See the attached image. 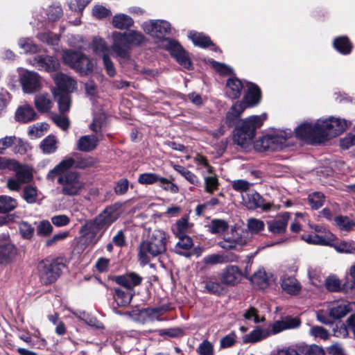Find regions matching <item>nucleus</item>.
I'll return each instance as SVG.
<instances>
[{"mask_svg": "<svg viewBox=\"0 0 355 355\" xmlns=\"http://www.w3.org/2000/svg\"><path fill=\"white\" fill-rule=\"evenodd\" d=\"M349 124L340 118L320 119L315 123H302L295 128V134L308 143L320 144L341 134Z\"/></svg>", "mask_w": 355, "mask_h": 355, "instance_id": "f257e3e1", "label": "nucleus"}, {"mask_svg": "<svg viewBox=\"0 0 355 355\" xmlns=\"http://www.w3.org/2000/svg\"><path fill=\"white\" fill-rule=\"evenodd\" d=\"M167 239L163 230H149L147 238L139 244L138 257L140 263L146 265L153 258L164 254L166 250Z\"/></svg>", "mask_w": 355, "mask_h": 355, "instance_id": "f03ea898", "label": "nucleus"}, {"mask_svg": "<svg viewBox=\"0 0 355 355\" xmlns=\"http://www.w3.org/2000/svg\"><path fill=\"white\" fill-rule=\"evenodd\" d=\"M8 169L15 172V175L8 178L6 187L10 191H19L24 184L29 183L33 179L31 168L21 164L14 159L0 157V171Z\"/></svg>", "mask_w": 355, "mask_h": 355, "instance_id": "7ed1b4c3", "label": "nucleus"}, {"mask_svg": "<svg viewBox=\"0 0 355 355\" xmlns=\"http://www.w3.org/2000/svg\"><path fill=\"white\" fill-rule=\"evenodd\" d=\"M301 325V321L297 317L286 316L281 320L275 321L266 328H256L243 338L244 343H256L269 337L271 335L279 334L288 329H297Z\"/></svg>", "mask_w": 355, "mask_h": 355, "instance_id": "20e7f679", "label": "nucleus"}, {"mask_svg": "<svg viewBox=\"0 0 355 355\" xmlns=\"http://www.w3.org/2000/svg\"><path fill=\"white\" fill-rule=\"evenodd\" d=\"M266 119L265 114L251 116L244 119L241 125L236 127L233 139L238 145L246 148L252 144L256 134V130L260 128Z\"/></svg>", "mask_w": 355, "mask_h": 355, "instance_id": "39448f33", "label": "nucleus"}, {"mask_svg": "<svg viewBox=\"0 0 355 355\" xmlns=\"http://www.w3.org/2000/svg\"><path fill=\"white\" fill-rule=\"evenodd\" d=\"M261 99V91L258 87L250 84L248 92L241 102L234 103L226 115L227 122L230 125H234L241 114L247 107L257 105Z\"/></svg>", "mask_w": 355, "mask_h": 355, "instance_id": "423d86ee", "label": "nucleus"}, {"mask_svg": "<svg viewBox=\"0 0 355 355\" xmlns=\"http://www.w3.org/2000/svg\"><path fill=\"white\" fill-rule=\"evenodd\" d=\"M291 137V133L284 131L267 134L254 142V148L259 152L280 150L290 144Z\"/></svg>", "mask_w": 355, "mask_h": 355, "instance_id": "0eeeda50", "label": "nucleus"}, {"mask_svg": "<svg viewBox=\"0 0 355 355\" xmlns=\"http://www.w3.org/2000/svg\"><path fill=\"white\" fill-rule=\"evenodd\" d=\"M250 241V236L248 230L234 226L224 235L223 239L218 243V245L225 250L239 251Z\"/></svg>", "mask_w": 355, "mask_h": 355, "instance_id": "6e6552de", "label": "nucleus"}, {"mask_svg": "<svg viewBox=\"0 0 355 355\" xmlns=\"http://www.w3.org/2000/svg\"><path fill=\"white\" fill-rule=\"evenodd\" d=\"M62 194L73 196L78 195L85 187V182L80 175L74 171L61 174L57 179Z\"/></svg>", "mask_w": 355, "mask_h": 355, "instance_id": "1a4fd4ad", "label": "nucleus"}, {"mask_svg": "<svg viewBox=\"0 0 355 355\" xmlns=\"http://www.w3.org/2000/svg\"><path fill=\"white\" fill-rule=\"evenodd\" d=\"M64 63L80 74H87L93 70L92 61L80 51H66L62 54Z\"/></svg>", "mask_w": 355, "mask_h": 355, "instance_id": "9d476101", "label": "nucleus"}, {"mask_svg": "<svg viewBox=\"0 0 355 355\" xmlns=\"http://www.w3.org/2000/svg\"><path fill=\"white\" fill-rule=\"evenodd\" d=\"M63 265L58 261L44 260L39 263L38 271L40 280L45 284H51L60 276Z\"/></svg>", "mask_w": 355, "mask_h": 355, "instance_id": "9b49d317", "label": "nucleus"}, {"mask_svg": "<svg viewBox=\"0 0 355 355\" xmlns=\"http://www.w3.org/2000/svg\"><path fill=\"white\" fill-rule=\"evenodd\" d=\"M19 80L24 93L33 94L41 88V77L35 71L22 69Z\"/></svg>", "mask_w": 355, "mask_h": 355, "instance_id": "f8f14e48", "label": "nucleus"}, {"mask_svg": "<svg viewBox=\"0 0 355 355\" xmlns=\"http://www.w3.org/2000/svg\"><path fill=\"white\" fill-rule=\"evenodd\" d=\"M112 39L113 40V43L111 48L116 56L120 59L128 60L130 59L129 50L130 48L128 44V40L125 37V32H113L112 34Z\"/></svg>", "mask_w": 355, "mask_h": 355, "instance_id": "ddd939ff", "label": "nucleus"}, {"mask_svg": "<svg viewBox=\"0 0 355 355\" xmlns=\"http://www.w3.org/2000/svg\"><path fill=\"white\" fill-rule=\"evenodd\" d=\"M163 45L168 50L173 57L182 66L187 69H190L191 63L189 59L186 51L182 49L179 43L170 39H164Z\"/></svg>", "mask_w": 355, "mask_h": 355, "instance_id": "4468645a", "label": "nucleus"}, {"mask_svg": "<svg viewBox=\"0 0 355 355\" xmlns=\"http://www.w3.org/2000/svg\"><path fill=\"white\" fill-rule=\"evenodd\" d=\"M53 79L56 85L53 89L55 96H58L62 93H71L76 88V81L62 73L54 74Z\"/></svg>", "mask_w": 355, "mask_h": 355, "instance_id": "2eb2a0df", "label": "nucleus"}, {"mask_svg": "<svg viewBox=\"0 0 355 355\" xmlns=\"http://www.w3.org/2000/svg\"><path fill=\"white\" fill-rule=\"evenodd\" d=\"M242 199L243 204L251 209L261 208L263 211H267L273 207V204L265 202L263 198L254 190L248 191L243 194Z\"/></svg>", "mask_w": 355, "mask_h": 355, "instance_id": "dca6fc26", "label": "nucleus"}, {"mask_svg": "<svg viewBox=\"0 0 355 355\" xmlns=\"http://www.w3.org/2000/svg\"><path fill=\"white\" fill-rule=\"evenodd\" d=\"M28 62L38 70H44L48 72L55 71L60 69V64L58 60L51 55H40Z\"/></svg>", "mask_w": 355, "mask_h": 355, "instance_id": "f3484780", "label": "nucleus"}, {"mask_svg": "<svg viewBox=\"0 0 355 355\" xmlns=\"http://www.w3.org/2000/svg\"><path fill=\"white\" fill-rule=\"evenodd\" d=\"M105 229L94 219L85 223L82 227L81 232L89 244H96Z\"/></svg>", "mask_w": 355, "mask_h": 355, "instance_id": "a211bd4d", "label": "nucleus"}, {"mask_svg": "<svg viewBox=\"0 0 355 355\" xmlns=\"http://www.w3.org/2000/svg\"><path fill=\"white\" fill-rule=\"evenodd\" d=\"M144 31L153 37L161 38L169 33L171 24L164 20H150L143 24Z\"/></svg>", "mask_w": 355, "mask_h": 355, "instance_id": "6ab92c4d", "label": "nucleus"}, {"mask_svg": "<svg viewBox=\"0 0 355 355\" xmlns=\"http://www.w3.org/2000/svg\"><path fill=\"white\" fill-rule=\"evenodd\" d=\"M121 207L119 204H114L106 207L95 220L106 230L121 215Z\"/></svg>", "mask_w": 355, "mask_h": 355, "instance_id": "aec40b11", "label": "nucleus"}, {"mask_svg": "<svg viewBox=\"0 0 355 355\" xmlns=\"http://www.w3.org/2000/svg\"><path fill=\"white\" fill-rule=\"evenodd\" d=\"M291 214L283 212L278 214L274 219L267 221L268 231L274 235H282L287 230Z\"/></svg>", "mask_w": 355, "mask_h": 355, "instance_id": "412c9836", "label": "nucleus"}, {"mask_svg": "<svg viewBox=\"0 0 355 355\" xmlns=\"http://www.w3.org/2000/svg\"><path fill=\"white\" fill-rule=\"evenodd\" d=\"M243 272L237 266H228L221 274V282L227 286H235L242 279Z\"/></svg>", "mask_w": 355, "mask_h": 355, "instance_id": "4be33fe9", "label": "nucleus"}, {"mask_svg": "<svg viewBox=\"0 0 355 355\" xmlns=\"http://www.w3.org/2000/svg\"><path fill=\"white\" fill-rule=\"evenodd\" d=\"M18 255L17 247L11 243H0V265H8L15 261Z\"/></svg>", "mask_w": 355, "mask_h": 355, "instance_id": "5701e85b", "label": "nucleus"}, {"mask_svg": "<svg viewBox=\"0 0 355 355\" xmlns=\"http://www.w3.org/2000/svg\"><path fill=\"white\" fill-rule=\"evenodd\" d=\"M355 306V303L345 301H338L332 304L329 309L330 316L335 319L345 316Z\"/></svg>", "mask_w": 355, "mask_h": 355, "instance_id": "b1692460", "label": "nucleus"}, {"mask_svg": "<svg viewBox=\"0 0 355 355\" xmlns=\"http://www.w3.org/2000/svg\"><path fill=\"white\" fill-rule=\"evenodd\" d=\"M280 284L282 290L291 295H298L302 288L298 281L293 276H283Z\"/></svg>", "mask_w": 355, "mask_h": 355, "instance_id": "393cba45", "label": "nucleus"}, {"mask_svg": "<svg viewBox=\"0 0 355 355\" xmlns=\"http://www.w3.org/2000/svg\"><path fill=\"white\" fill-rule=\"evenodd\" d=\"M36 119L37 114L30 105H23L19 107L15 112V119L19 122L28 123Z\"/></svg>", "mask_w": 355, "mask_h": 355, "instance_id": "a878e982", "label": "nucleus"}, {"mask_svg": "<svg viewBox=\"0 0 355 355\" xmlns=\"http://www.w3.org/2000/svg\"><path fill=\"white\" fill-rule=\"evenodd\" d=\"M141 277L137 273L130 272L115 277V282L125 288L131 289L141 282Z\"/></svg>", "mask_w": 355, "mask_h": 355, "instance_id": "bb28decb", "label": "nucleus"}, {"mask_svg": "<svg viewBox=\"0 0 355 355\" xmlns=\"http://www.w3.org/2000/svg\"><path fill=\"white\" fill-rule=\"evenodd\" d=\"M74 163L72 158L62 160L49 172L47 178L53 180L55 177L58 178L61 174H67L69 172L67 171L73 166Z\"/></svg>", "mask_w": 355, "mask_h": 355, "instance_id": "cd10ccee", "label": "nucleus"}, {"mask_svg": "<svg viewBox=\"0 0 355 355\" xmlns=\"http://www.w3.org/2000/svg\"><path fill=\"white\" fill-rule=\"evenodd\" d=\"M250 280L254 286L263 289L268 286L270 278L264 268H259L250 277Z\"/></svg>", "mask_w": 355, "mask_h": 355, "instance_id": "c85d7f7f", "label": "nucleus"}, {"mask_svg": "<svg viewBox=\"0 0 355 355\" xmlns=\"http://www.w3.org/2000/svg\"><path fill=\"white\" fill-rule=\"evenodd\" d=\"M98 142V140L94 135L83 136L78 141V149L85 152L92 151L96 148Z\"/></svg>", "mask_w": 355, "mask_h": 355, "instance_id": "c756f323", "label": "nucleus"}, {"mask_svg": "<svg viewBox=\"0 0 355 355\" xmlns=\"http://www.w3.org/2000/svg\"><path fill=\"white\" fill-rule=\"evenodd\" d=\"M243 87L242 83L239 79H229L226 84V94L232 99L237 98L241 95Z\"/></svg>", "mask_w": 355, "mask_h": 355, "instance_id": "7c9ffc66", "label": "nucleus"}, {"mask_svg": "<svg viewBox=\"0 0 355 355\" xmlns=\"http://www.w3.org/2000/svg\"><path fill=\"white\" fill-rule=\"evenodd\" d=\"M133 19L125 14H118L113 17L112 24L118 29H127L133 25Z\"/></svg>", "mask_w": 355, "mask_h": 355, "instance_id": "2f4dec72", "label": "nucleus"}, {"mask_svg": "<svg viewBox=\"0 0 355 355\" xmlns=\"http://www.w3.org/2000/svg\"><path fill=\"white\" fill-rule=\"evenodd\" d=\"M18 205L17 200L11 196H0V213L6 214L13 211Z\"/></svg>", "mask_w": 355, "mask_h": 355, "instance_id": "473e14b6", "label": "nucleus"}, {"mask_svg": "<svg viewBox=\"0 0 355 355\" xmlns=\"http://www.w3.org/2000/svg\"><path fill=\"white\" fill-rule=\"evenodd\" d=\"M334 46L339 53L344 55L349 54L352 49V43L345 36L336 37L334 40Z\"/></svg>", "mask_w": 355, "mask_h": 355, "instance_id": "72a5a7b5", "label": "nucleus"}, {"mask_svg": "<svg viewBox=\"0 0 355 355\" xmlns=\"http://www.w3.org/2000/svg\"><path fill=\"white\" fill-rule=\"evenodd\" d=\"M58 143V139L55 136L49 135L41 141L40 147L44 153L50 154L55 152Z\"/></svg>", "mask_w": 355, "mask_h": 355, "instance_id": "f704fd0d", "label": "nucleus"}, {"mask_svg": "<svg viewBox=\"0 0 355 355\" xmlns=\"http://www.w3.org/2000/svg\"><path fill=\"white\" fill-rule=\"evenodd\" d=\"M205 283L206 290L210 293L219 295L225 291L222 282H219L214 277H208Z\"/></svg>", "mask_w": 355, "mask_h": 355, "instance_id": "c9c22d12", "label": "nucleus"}, {"mask_svg": "<svg viewBox=\"0 0 355 355\" xmlns=\"http://www.w3.org/2000/svg\"><path fill=\"white\" fill-rule=\"evenodd\" d=\"M53 103L48 94H40L35 98V105L39 112H46L51 109Z\"/></svg>", "mask_w": 355, "mask_h": 355, "instance_id": "e433bc0d", "label": "nucleus"}, {"mask_svg": "<svg viewBox=\"0 0 355 355\" xmlns=\"http://www.w3.org/2000/svg\"><path fill=\"white\" fill-rule=\"evenodd\" d=\"M232 259H229L227 255L224 254H211L205 256L203 258V263L206 265H216L227 263Z\"/></svg>", "mask_w": 355, "mask_h": 355, "instance_id": "4c0bfd02", "label": "nucleus"}, {"mask_svg": "<svg viewBox=\"0 0 355 355\" xmlns=\"http://www.w3.org/2000/svg\"><path fill=\"white\" fill-rule=\"evenodd\" d=\"M130 48L140 45L144 40V36L137 31L130 30L125 32Z\"/></svg>", "mask_w": 355, "mask_h": 355, "instance_id": "58836bf2", "label": "nucleus"}, {"mask_svg": "<svg viewBox=\"0 0 355 355\" xmlns=\"http://www.w3.org/2000/svg\"><path fill=\"white\" fill-rule=\"evenodd\" d=\"M339 253L352 254L355 251V243L353 241H341L340 242H334L331 245Z\"/></svg>", "mask_w": 355, "mask_h": 355, "instance_id": "ea45409f", "label": "nucleus"}, {"mask_svg": "<svg viewBox=\"0 0 355 355\" xmlns=\"http://www.w3.org/2000/svg\"><path fill=\"white\" fill-rule=\"evenodd\" d=\"M92 49L96 54L101 55L102 58L104 55H107L110 51L106 42L98 37L94 38L92 41Z\"/></svg>", "mask_w": 355, "mask_h": 355, "instance_id": "a19ab883", "label": "nucleus"}, {"mask_svg": "<svg viewBox=\"0 0 355 355\" xmlns=\"http://www.w3.org/2000/svg\"><path fill=\"white\" fill-rule=\"evenodd\" d=\"M37 37L42 42L50 46H57L60 42V37L49 31L40 33L37 35Z\"/></svg>", "mask_w": 355, "mask_h": 355, "instance_id": "79ce46f5", "label": "nucleus"}, {"mask_svg": "<svg viewBox=\"0 0 355 355\" xmlns=\"http://www.w3.org/2000/svg\"><path fill=\"white\" fill-rule=\"evenodd\" d=\"M189 37L196 46L204 48L211 44V42L209 37L203 35L202 33L190 32Z\"/></svg>", "mask_w": 355, "mask_h": 355, "instance_id": "37998d69", "label": "nucleus"}, {"mask_svg": "<svg viewBox=\"0 0 355 355\" xmlns=\"http://www.w3.org/2000/svg\"><path fill=\"white\" fill-rule=\"evenodd\" d=\"M179 237V241L175 247V250L180 254H183L182 250H187L193 246L192 239L186 235H177Z\"/></svg>", "mask_w": 355, "mask_h": 355, "instance_id": "c03bdc74", "label": "nucleus"}, {"mask_svg": "<svg viewBox=\"0 0 355 355\" xmlns=\"http://www.w3.org/2000/svg\"><path fill=\"white\" fill-rule=\"evenodd\" d=\"M173 168L191 184L194 185H197L198 184L199 181L197 176L184 166L175 164Z\"/></svg>", "mask_w": 355, "mask_h": 355, "instance_id": "a18cd8bd", "label": "nucleus"}, {"mask_svg": "<svg viewBox=\"0 0 355 355\" xmlns=\"http://www.w3.org/2000/svg\"><path fill=\"white\" fill-rule=\"evenodd\" d=\"M300 352H304V344H297L295 345L284 347L274 352L272 355H300Z\"/></svg>", "mask_w": 355, "mask_h": 355, "instance_id": "49530a36", "label": "nucleus"}, {"mask_svg": "<svg viewBox=\"0 0 355 355\" xmlns=\"http://www.w3.org/2000/svg\"><path fill=\"white\" fill-rule=\"evenodd\" d=\"M247 227L249 234H258L264 230L265 223L260 219L250 218L247 220Z\"/></svg>", "mask_w": 355, "mask_h": 355, "instance_id": "de8ad7c7", "label": "nucleus"}, {"mask_svg": "<svg viewBox=\"0 0 355 355\" xmlns=\"http://www.w3.org/2000/svg\"><path fill=\"white\" fill-rule=\"evenodd\" d=\"M228 223L222 219H213L209 226V231L212 234H222L227 230Z\"/></svg>", "mask_w": 355, "mask_h": 355, "instance_id": "09e8293b", "label": "nucleus"}, {"mask_svg": "<svg viewBox=\"0 0 355 355\" xmlns=\"http://www.w3.org/2000/svg\"><path fill=\"white\" fill-rule=\"evenodd\" d=\"M243 316L245 320L252 321L255 324L265 321V317L261 316L259 315V311L254 307H250L245 310L243 314Z\"/></svg>", "mask_w": 355, "mask_h": 355, "instance_id": "8fccbe9b", "label": "nucleus"}, {"mask_svg": "<svg viewBox=\"0 0 355 355\" xmlns=\"http://www.w3.org/2000/svg\"><path fill=\"white\" fill-rule=\"evenodd\" d=\"M114 300L118 306H125L130 303L132 295L127 293L119 288H116Z\"/></svg>", "mask_w": 355, "mask_h": 355, "instance_id": "3c124183", "label": "nucleus"}, {"mask_svg": "<svg viewBox=\"0 0 355 355\" xmlns=\"http://www.w3.org/2000/svg\"><path fill=\"white\" fill-rule=\"evenodd\" d=\"M23 199L29 204L36 202L37 198V190L32 185L24 187L22 194Z\"/></svg>", "mask_w": 355, "mask_h": 355, "instance_id": "603ef678", "label": "nucleus"}, {"mask_svg": "<svg viewBox=\"0 0 355 355\" xmlns=\"http://www.w3.org/2000/svg\"><path fill=\"white\" fill-rule=\"evenodd\" d=\"M19 45L25 53H35L40 51L39 46L30 38H22L19 41Z\"/></svg>", "mask_w": 355, "mask_h": 355, "instance_id": "864d4df0", "label": "nucleus"}, {"mask_svg": "<svg viewBox=\"0 0 355 355\" xmlns=\"http://www.w3.org/2000/svg\"><path fill=\"white\" fill-rule=\"evenodd\" d=\"M160 176L155 173H144L139 175L138 182L141 184H153L159 183Z\"/></svg>", "mask_w": 355, "mask_h": 355, "instance_id": "5fc2aeb1", "label": "nucleus"}, {"mask_svg": "<svg viewBox=\"0 0 355 355\" xmlns=\"http://www.w3.org/2000/svg\"><path fill=\"white\" fill-rule=\"evenodd\" d=\"M12 150L16 154L24 155L27 153L30 146L28 144L23 141L21 138L15 136L12 145Z\"/></svg>", "mask_w": 355, "mask_h": 355, "instance_id": "6e6d98bb", "label": "nucleus"}, {"mask_svg": "<svg viewBox=\"0 0 355 355\" xmlns=\"http://www.w3.org/2000/svg\"><path fill=\"white\" fill-rule=\"evenodd\" d=\"M335 223L340 230L348 232L355 226V223L347 216H338Z\"/></svg>", "mask_w": 355, "mask_h": 355, "instance_id": "4d7b16f0", "label": "nucleus"}, {"mask_svg": "<svg viewBox=\"0 0 355 355\" xmlns=\"http://www.w3.org/2000/svg\"><path fill=\"white\" fill-rule=\"evenodd\" d=\"M55 98L58 101L61 112H65L69 110L71 103L69 93H62L59 96H55Z\"/></svg>", "mask_w": 355, "mask_h": 355, "instance_id": "13d9d810", "label": "nucleus"}, {"mask_svg": "<svg viewBox=\"0 0 355 355\" xmlns=\"http://www.w3.org/2000/svg\"><path fill=\"white\" fill-rule=\"evenodd\" d=\"M324 199V195L320 192L313 193L308 197L309 203L314 209H318L322 206Z\"/></svg>", "mask_w": 355, "mask_h": 355, "instance_id": "bf43d9fd", "label": "nucleus"}, {"mask_svg": "<svg viewBox=\"0 0 355 355\" xmlns=\"http://www.w3.org/2000/svg\"><path fill=\"white\" fill-rule=\"evenodd\" d=\"M321 245L331 246L336 241V236L326 228L318 234Z\"/></svg>", "mask_w": 355, "mask_h": 355, "instance_id": "052dcab7", "label": "nucleus"}, {"mask_svg": "<svg viewBox=\"0 0 355 355\" xmlns=\"http://www.w3.org/2000/svg\"><path fill=\"white\" fill-rule=\"evenodd\" d=\"M47 124L43 123H37L29 127L28 135L37 138L42 136L44 131L47 130Z\"/></svg>", "mask_w": 355, "mask_h": 355, "instance_id": "680f3d73", "label": "nucleus"}, {"mask_svg": "<svg viewBox=\"0 0 355 355\" xmlns=\"http://www.w3.org/2000/svg\"><path fill=\"white\" fill-rule=\"evenodd\" d=\"M218 188V180L216 176L205 177V190L208 193H213Z\"/></svg>", "mask_w": 355, "mask_h": 355, "instance_id": "e2e57ef3", "label": "nucleus"}, {"mask_svg": "<svg viewBox=\"0 0 355 355\" xmlns=\"http://www.w3.org/2000/svg\"><path fill=\"white\" fill-rule=\"evenodd\" d=\"M53 232V227L48 220H42L37 227V234L42 236H47Z\"/></svg>", "mask_w": 355, "mask_h": 355, "instance_id": "0e129e2a", "label": "nucleus"}, {"mask_svg": "<svg viewBox=\"0 0 355 355\" xmlns=\"http://www.w3.org/2000/svg\"><path fill=\"white\" fill-rule=\"evenodd\" d=\"M19 230L21 236L26 239H31L34 234V228L27 222L20 223Z\"/></svg>", "mask_w": 355, "mask_h": 355, "instance_id": "69168bd1", "label": "nucleus"}, {"mask_svg": "<svg viewBox=\"0 0 355 355\" xmlns=\"http://www.w3.org/2000/svg\"><path fill=\"white\" fill-rule=\"evenodd\" d=\"M159 185L164 190L172 193H177L179 191L178 187L166 178L160 177Z\"/></svg>", "mask_w": 355, "mask_h": 355, "instance_id": "338daca9", "label": "nucleus"}, {"mask_svg": "<svg viewBox=\"0 0 355 355\" xmlns=\"http://www.w3.org/2000/svg\"><path fill=\"white\" fill-rule=\"evenodd\" d=\"M196 352L200 355H213L214 354V346L207 340H204L198 346Z\"/></svg>", "mask_w": 355, "mask_h": 355, "instance_id": "774afa93", "label": "nucleus"}]
</instances>
